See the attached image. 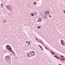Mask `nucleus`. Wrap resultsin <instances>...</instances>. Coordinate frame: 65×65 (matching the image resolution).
<instances>
[{
  "instance_id": "obj_9",
  "label": "nucleus",
  "mask_w": 65,
  "mask_h": 65,
  "mask_svg": "<svg viewBox=\"0 0 65 65\" xmlns=\"http://www.w3.org/2000/svg\"><path fill=\"white\" fill-rule=\"evenodd\" d=\"M41 18H39L38 19V20L39 22H40L41 21Z\"/></svg>"
},
{
  "instance_id": "obj_8",
  "label": "nucleus",
  "mask_w": 65,
  "mask_h": 65,
  "mask_svg": "<svg viewBox=\"0 0 65 65\" xmlns=\"http://www.w3.org/2000/svg\"><path fill=\"white\" fill-rule=\"evenodd\" d=\"M45 13L46 14H48V13H49V11L48 10H47L45 11Z\"/></svg>"
},
{
  "instance_id": "obj_29",
  "label": "nucleus",
  "mask_w": 65,
  "mask_h": 65,
  "mask_svg": "<svg viewBox=\"0 0 65 65\" xmlns=\"http://www.w3.org/2000/svg\"><path fill=\"white\" fill-rule=\"evenodd\" d=\"M37 1H39V0H37Z\"/></svg>"
},
{
  "instance_id": "obj_1",
  "label": "nucleus",
  "mask_w": 65,
  "mask_h": 65,
  "mask_svg": "<svg viewBox=\"0 0 65 65\" xmlns=\"http://www.w3.org/2000/svg\"><path fill=\"white\" fill-rule=\"evenodd\" d=\"M5 60L6 61L9 62L11 61V58H10V56L9 55L6 56L5 57Z\"/></svg>"
},
{
  "instance_id": "obj_10",
  "label": "nucleus",
  "mask_w": 65,
  "mask_h": 65,
  "mask_svg": "<svg viewBox=\"0 0 65 65\" xmlns=\"http://www.w3.org/2000/svg\"><path fill=\"white\" fill-rule=\"evenodd\" d=\"M33 4L34 5H36V4H37V3H36V2H33Z\"/></svg>"
},
{
  "instance_id": "obj_23",
  "label": "nucleus",
  "mask_w": 65,
  "mask_h": 65,
  "mask_svg": "<svg viewBox=\"0 0 65 65\" xmlns=\"http://www.w3.org/2000/svg\"><path fill=\"white\" fill-rule=\"evenodd\" d=\"M61 57L62 58H64V56L63 55H62Z\"/></svg>"
},
{
  "instance_id": "obj_2",
  "label": "nucleus",
  "mask_w": 65,
  "mask_h": 65,
  "mask_svg": "<svg viewBox=\"0 0 65 65\" xmlns=\"http://www.w3.org/2000/svg\"><path fill=\"white\" fill-rule=\"evenodd\" d=\"M6 48L7 51H9L10 52V51H11L12 50L11 46L9 45L6 46Z\"/></svg>"
},
{
  "instance_id": "obj_13",
  "label": "nucleus",
  "mask_w": 65,
  "mask_h": 65,
  "mask_svg": "<svg viewBox=\"0 0 65 65\" xmlns=\"http://www.w3.org/2000/svg\"><path fill=\"white\" fill-rule=\"evenodd\" d=\"M59 59H60V60H62V61H64L63 59L61 58H59Z\"/></svg>"
},
{
  "instance_id": "obj_5",
  "label": "nucleus",
  "mask_w": 65,
  "mask_h": 65,
  "mask_svg": "<svg viewBox=\"0 0 65 65\" xmlns=\"http://www.w3.org/2000/svg\"><path fill=\"white\" fill-rule=\"evenodd\" d=\"M61 44L62 45H63V46H65V43L64 41L62 40H60Z\"/></svg>"
},
{
  "instance_id": "obj_26",
  "label": "nucleus",
  "mask_w": 65,
  "mask_h": 65,
  "mask_svg": "<svg viewBox=\"0 0 65 65\" xmlns=\"http://www.w3.org/2000/svg\"><path fill=\"white\" fill-rule=\"evenodd\" d=\"M27 55V56H28V57H30V56L29 55Z\"/></svg>"
},
{
  "instance_id": "obj_21",
  "label": "nucleus",
  "mask_w": 65,
  "mask_h": 65,
  "mask_svg": "<svg viewBox=\"0 0 65 65\" xmlns=\"http://www.w3.org/2000/svg\"><path fill=\"white\" fill-rule=\"evenodd\" d=\"M35 39H36V40H37V41H38V39H37V38H35Z\"/></svg>"
},
{
  "instance_id": "obj_15",
  "label": "nucleus",
  "mask_w": 65,
  "mask_h": 65,
  "mask_svg": "<svg viewBox=\"0 0 65 65\" xmlns=\"http://www.w3.org/2000/svg\"><path fill=\"white\" fill-rule=\"evenodd\" d=\"M31 16H34V14L33 13H32L31 14Z\"/></svg>"
},
{
  "instance_id": "obj_31",
  "label": "nucleus",
  "mask_w": 65,
  "mask_h": 65,
  "mask_svg": "<svg viewBox=\"0 0 65 65\" xmlns=\"http://www.w3.org/2000/svg\"><path fill=\"white\" fill-rule=\"evenodd\" d=\"M10 64H11V63H10Z\"/></svg>"
},
{
  "instance_id": "obj_20",
  "label": "nucleus",
  "mask_w": 65,
  "mask_h": 65,
  "mask_svg": "<svg viewBox=\"0 0 65 65\" xmlns=\"http://www.w3.org/2000/svg\"><path fill=\"white\" fill-rule=\"evenodd\" d=\"M13 54V55L14 56H15V53L14 52Z\"/></svg>"
},
{
  "instance_id": "obj_4",
  "label": "nucleus",
  "mask_w": 65,
  "mask_h": 65,
  "mask_svg": "<svg viewBox=\"0 0 65 65\" xmlns=\"http://www.w3.org/2000/svg\"><path fill=\"white\" fill-rule=\"evenodd\" d=\"M6 8L7 9H8L9 11H10V10L11 9L10 7H11V6L10 5H7L6 6Z\"/></svg>"
},
{
  "instance_id": "obj_19",
  "label": "nucleus",
  "mask_w": 65,
  "mask_h": 65,
  "mask_svg": "<svg viewBox=\"0 0 65 65\" xmlns=\"http://www.w3.org/2000/svg\"><path fill=\"white\" fill-rule=\"evenodd\" d=\"M3 4H1V5L2 7H3Z\"/></svg>"
},
{
  "instance_id": "obj_16",
  "label": "nucleus",
  "mask_w": 65,
  "mask_h": 65,
  "mask_svg": "<svg viewBox=\"0 0 65 65\" xmlns=\"http://www.w3.org/2000/svg\"><path fill=\"white\" fill-rule=\"evenodd\" d=\"M40 42L42 43V44H44L43 43V42H42L41 40H40Z\"/></svg>"
},
{
  "instance_id": "obj_3",
  "label": "nucleus",
  "mask_w": 65,
  "mask_h": 65,
  "mask_svg": "<svg viewBox=\"0 0 65 65\" xmlns=\"http://www.w3.org/2000/svg\"><path fill=\"white\" fill-rule=\"evenodd\" d=\"M30 55L31 56H33L35 55V52L31 51L30 52Z\"/></svg>"
},
{
  "instance_id": "obj_17",
  "label": "nucleus",
  "mask_w": 65,
  "mask_h": 65,
  "mask_svg": "<svg viewBox=\"0 0 65 65\" xmlns=\"http://www.w3.org/2000/svg\"><path fill=\"white\" fill-rule=\"evenodd\" d=\"M30 41H29L28 42V45H29V44H30Z\"/></svg>"
},
{
  "instance_id": "obj_11",
  "label": "nucleus",
  "mask_w": 65,
  "mask_h": 65,
  "mask_svg": "<svg viewBox=\"0 0 65 65\" xmlns=\"http://www.w3.org/2000/svg\"><path fill=\"white\" fill-rule=\"evenodd\" d=\"M10 52H12V53L13 54L14 52V51L12 50V49L11 51H10Z\"/></svg>"
},
{
  "instance_id": "obj_14",
  "label": "nucleus",
  "mask_w": 65,
  "mask_h": 65,
  "mask_svg": "<svg viewBox=\"0 0 65 65\" xmlns=\"http://www.w3.org/2000/svg\"><path fill=\"white\" fill-rule=\"evenodd\" d=\"M37 28L38 29H40V28H41V26H38Z\"/></svg>"
},
{
  "instance_id": "obj_28",
  "label": "nucleus",
  "mask_w": 65,
  "mask_h": 65,
  "mask_svg": "<svg viewBox=\"0 0 65 65\" xmlns=\"http://www.w3.org/2000/svg\"><path fill=\"white\" fill-rule=\"evenodd\" d=\"M10 55H11V56H12V55H11V54H10Z\"/></svg>"
},
{
  "instance_id": "obj_18",
  "label": "nucleus",
  "mask_w": 65,
  "mask_h": 65,
  "mask_svg": "<svg viewBox=\"0 0 65 65\" xmlns=\"http://www.w3.org/2000/svg\"><path fill=\"white\" fill-rule=\"evenodd\" d=\"M45 48L46 50H48V49L46 47H45Z\"/></svg>"
},
{
  "instance_id": "obj_25",
  "label": "nucleus",
  "mask_w": 65,
  "mask_h": 65,
  "mask_svg": "<svg viewBox=\"0 0 65 65\" xmlns=\"http://www.w3.org/2000/svg\"><path fill=\"white\" fill-rule=\"evenodd\" d=\"M4 22H6V21H5V20H4Z\"/></svg>"
},
{
  "instance_id": "obj_7",
  "label": "nucleus",
  "mask_w": 65,
  "mask_h": 65,
  "mask_svg": "<svg viewBox=\"0 0 65 65\" xmlns=\"http://www.w3.org/2000/svg\"><path fill=\"white\" fill-rule=\"evenodd\" d=\"M54 57H55V58H56L57 59H59V57H58V56H57L56 55H55L54 56Z\"/></svg>"
},
{
  "instance_id": "obj_27",
  "label": "nucleus",
  "mask_w": 65,
  "mask_h": 65,
  "mask_svg": "<svg viewBox=\"0 0 65 65\" xmlns=\"http://www.w3.org/2000/svg\"><path fill=\"white\" fill-rule=\"evenodd\" d=\"M28 54H30V53H28Z\"/></svg>"
},
{
  "instance_id": "obj_6",
  "label": "nucleus",
  "mask_w": 65,
  "mask_h": 65,
  "mask_svg": "<svg viewBox=\"0 0 65 65\" xmlns=\"http://www.w3.org/2000/svg\"><path fill=\"white\" fill-rule=\"evenodd\" d=\"M38 46H39L40 48H41V49L42 50V51H43V48H42V47H41V46L39 45H38Z\"/></svg>"
},
{
  "instance_id": "obj_12",
  "label": "nucleus",
  "mask_w": 65,
  "mask_h": 65,
  "mask_svg": "<svg viewBox=\"0 0 65 65\" xmlns=\"http://www.w3.org/2000/svg\"><path fill=\"white\" fill-rule=\"evenodd\" d=\"M51 53L52 54H53L54 55H55V53L53 52L52 51H51Z\"/></svg>"
},
{
  "instance_id": "obj_22",
  "label": "nucleus",
  "mask_w": 65,
  "mask_h": 65,
  "mask_svg": "<svg viewBox=\"0 0 65 65\" xmlns=\"http://www.w3.org/2000/svg\"><path fill=\"white\" fill-rule=\"evenodd\" d=\"M28 41H26V43H28Z\"/></svg>"
},
{
  "instance_id": "obj_24",
  "label": "nucleus",
  "mask_w": 65,
  "mask_h": 65,
  "mask_svg": "<svg viewBox=\"0 0 65 65\" xmlns=\"http://www.w3.org/2000/svg\"><path fill=\"white\" fill-rule=\"evenodd\" d=\"M37 41H38V42H40V41H39V40H38Z\"/></svg>"
},
{
  "instance_id": "obj_30",
  "label": "nucleus",
  "mask_w": 65,
  "mask_h": 65,
  "mask_svg": "<svg viewBox=\"0 0 65 65\" xmlns=\"http://www.w3.org/2000/svg\"><path fill=\"white\" fill-rule=\"evenodd\" d=\"M25 26H27V25H25Z\"/></svg>"
}]
</instances>
